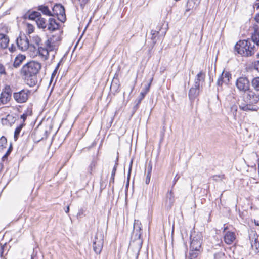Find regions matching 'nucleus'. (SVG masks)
Masks as SVG:
<instances>
[{
    "instance_id": "nucleus-45",
    "label": "nucleus",
    "mask_w": 259,
    "mask_h": 259,
    "mask_svg": "<svg viewBox=\"0 0 259 259\" xmlns=\"http://www.w3.org/2000/svg\"><path fill=\"white\" fill-rule=\"evenodd\" d=\"M60 62L59 63H58L57 66L56 67V68H55V69L54 70V71L52 73V76L55 75V74H56V72H57V70H58V68H59V67L60 66Z\"/></svg>"
},
{
    "instance_id": "nucleus-26",
    "label": "nucleus",
    "mask_w": 259,
    "mask_h": 259,
    "mask_svg": "<svg viewBox=\"0 0 259 259\" xmlns=\"http://www.w3.org/2000/svg\"><path fill=\"white\" fill-rule=\"evenodd\" d=\"M221 75L223 77L224 82L228 83L230 80V78H231V74L228 72L223 71Z\"/></svg>"
},
{
    "instance_id": "nucleus-46",
    "label": "nucleus",
    "mask_w": 259,
    "mask_h": 259,
    "mask_svg": "<svg viewBox=\"0 0 259 259\" xmlns=\"http://www.w3.org/2000/svg\"><path fill=\"white\" fill-rule=\"evenodd\" d=\"M9 153L7 152L2 157V160L5 161L7 159L8 156L9 155Z\"/></svg>"
},
{
    "instance_id": "nucleus-30",
    "label": "nucleus",
    "mask_w": 259,
    "mask_h": 259,
    "mask_svg": "<svg viewBox=\"0 0 259 259\" xmlns=\"http://www.w3.org/2000/svg\"><path fill=\"white\" fill-rule=\"evenodd\" d=\"M146 95V92H141L140 96L138 97V98L137 99L136 101V106H138V105L140 104L141 101L144 98L145 96Z\"/></svg>"
},
{
    "instance_id": "nucleus-52",
    "label": "nucleus",
    "mask_w": 259,
    "mask_h": 259,
    "mask_svg": "<svg viewBox=\"0 0 259 259\" xmlns=\"http://www.w3.org/2000/svg\"><path fill=\"white\" fill-rule=\"evenodd\" d=\"M79 1H80L81 5H84L88 2V0H79Z\"/></svg>"
},
{
    "instance_id": "nucleus-21",
    "label": "nucleus",
    "mask_w": 259,
    "mask_h": 259,
    "mask_svg": "<svg viewBox=\"0 0 259 259\" xmlns=\"http://www.w3.org/2000/svg\"><path fill=\"white\" fill-rule=\"evenodd\" d=\"M38 10L40 11L44 15L49 16H53L52 13L47 6L40 5L38 7Z\"/></svg>"
},
{
    "instance_id": "nucleus-19",
    "label": "nucleus",
    "mask_w": 259,
    "mask_h": 259,
    "mask_svg": "<svg viewBox=\"0 0 259 259\" xmlns=\"http://www.w3.org/2000/svg\"><path fill=\"white\" fill-rule=\"evenodd\" d=\"M2 123L5 125H11L14 122V117L12 115L8 114L5 118H2Z\"/></svg>"
},
{
    "instance_id": "nucleus-17",
    "label": "nucleus",
    "mask_w": 259,
    "mask_h": 259,
    "mask_svg": "<svg viewBox=\"0 0 259 259\" xmlns=\"http://www.w3.org/2000/svg\"><path fill=\"white\" fill-rule=\"evenodd\" d=\"M9 42V37L5 34L0 33V47L5 49L8 47Z\"/></svg>"
},
{
    "instance_id": "nucleus-31",
    "label": "nucleus",
    "mask_w": 259,
    "mask_h": 259,
    "mask_svg": "<svg viewBox=\"0 0 259 259\" xmlns=\"http://www.w3.org/2000/svg\"><path fill=\"white\" fill-rule=\"evenodd\" d=\"M96 166V161L95 160H93L90 163L89 167H88V171L90 174H92V171L95 169Z\"/></svg>"
},
{
    "instance_id": "nucleus-1",
    "label": "nucleus",
    "mask_w": 259,
    "mask_h": 259,
    "mask_svg": "<svg viewBox=\"0 0 259 259\" xmlns=\"http://www.w3.org/2000/svg\"><path fill=\"white\" fill-rule=\"evenodd\" d=\"M243 101L239 103V107L243 111H257L258 107L256 105L259 102V94L250 89L242 96Z\"/></svg>"
},
{
    "instance_id": "nucleus-15",
    "label": "nucleus",
    "mask_w": 259,
    "mask_h": 259,
    "mask_svg": "<svg viewBox=\"0 0 259 259\" xmlns=\"http://www.w3.org/2000/svg\"><path fill=\"white\" fill-rule=\"evenodd\" d=\"M199 92H200L199 88L193 85L190 88V89L189 91L188 96H189V99L191 101L194 100L195 99V98L199 95Z\"/></svg>"
},
{
    "instance_id": "nucleus-44",
    "label": "nucleus",
    "mask_w": 259,
    "mask_h": 259,
    "mask_svg": "<svg viewBox=\"0 0 259 259\" xmlns=\"http://www.w3.org/2000/svg\"><path fill=\"white\" fill-rule=\"evenodd\" d=\"M150 171H148L146 179V184H148L150 180Z\"/></svg>"
},
{
    "instance_id": "nucleus-13",
    "label": "nucleus",
    "mask_w": 259,
    "mask_h": 259,
    "mask_svg": "<svg viewBox=\"0 0 259 259\" xmlns=\"http://www.w3.org/2000/svg\"><path fill=\"white\" fill-rule=\"evenodd\" d=\"M59 24L57 22L56 20L52 18L49 19L47 22V29L50 32L54 31L59 29Z\"/></svg>"
},
{
    "instance_id": "nucleus-33",
    "label": "nucleus",
    "mask_w": 259,
    "mask_h": 259,
    "mask_svg": "<svg viewBox=\"0 0 259 259\" xmlns=\"http://www.w3.org/2000/svg\"><path fill=\"white\" fill-rule=\"evenodd\" d=\"M166 197H167V198L169 199V202L170 203H173V202L174 201V194H173L172 190H171L170 191H169L167 192Z\"/></svg>"
},
{
    "instance_id": "nucleus-14",
    "label": "nucleus",
    "mask_w": 259,
    "mask_h": 259,
    "mask_svg": "<svg viewBox=\"0 0 259 259\" xmlns=\"http://www.w3.org/2000/svg\"><path fill=\"white\" fill-rule=\"evenodd\" d=\"M236 239V236L234 232L228 231L224 236L225 242L227 244H231Z\"/></svg>"
},
{
    "instance_id": "nucleus-59",
    "label": "nucleus",
    "mask_w": 259,
    "mask_h": 259,
    "mask_svg": "<svg viewBox=\"0 0 259 259\" xmlns=\"http://www.w3.org/2000/svg\"><path fill=\"white\" fill-rule=\"evenodd\" d=\"M256 8L257 9H259V3L258 4H256Z\"/></svg>"
},
{
    "instance_id": "nucleus-56",
    "label": "nucleus",
    "mask_w": 259,
    "mask_h": 259,
    "mask_svg": "<svg viewBox=\"0 0 259 259\" xmlns=\"http://www.w3.org/2000/svg\"><path fill=\"white\" fill-rule=\"evenodd\" d=\"M69 206H68L66 208V209L65 210V212L67 213L69 212Z\"/></svg>"
},
{
    "instance_id": "nucleus-54",
    "label": "nucleus",
    "mask_w": 259,
    "mask_h": 259,
    "mask_svg": "<svg viewBox=\"0 0 259 259\" xmlns=\"http://www.w3.org/2000/svg\"><path fill=\"white\" fill-rule=\"evenodd\" d=\"M12 147L11 145H10V146L9 147V149L7 150V151L8 153H9V154H10V153L12 151Z\"/></svg>"
},
{
    "instance_id": "nucleus-10",
    "label": "nucleus",
    "mask_w": 259,
    "mask_h": 259,
    "mask_svg": "<svg viewBox=\"0 0 259 259\" xmlns=\"http://www.w3.org/2000/svg\"><path fill=\"white\" fill-rule=\"evenodd\" d=\"M53 16L56 15L58 19L62 22L66 20V15L64 7L61 4H56L52 8Z\"/></svg>"
},
{
    "instance_id": "nucleus-53",
    "label": "nucleus",
    "mask_w": 259,
    "mask_h": 259,
    "mask_svg": "<svg viewBox=\"0 0 259 259\" xmlns=\"http://www.w3.org/2000/svg\"><path fill=\"white\" fill-rule=\"evenodd\" d=\"M12 147L11 145H10V146L9 147V149L7 150V151L8 153H9V154H10V153L12 151Z\"/></svg>"
},
{
    "instance_id": "nucleus-8",
    "label": "nucleus",
    "mask_w": 259,
    "mask_h": 259,
    "mask_svg": "<svg viewBox=\"0 0 259 259\" xmlns=\"http://www.w3.org/2000/svg\"><path fill=\"white\" fill-rule=\"evenodd\" d=\"M30 92L27 89H23L13 93V98L18 103H25L28 99Z\"/></svg>"
},
{
    "instance_id": "nucleus-48",
    "label": "nucleus",
    "mask_w": 259,
    "mask_h": 259,
    "mask_svg": "<svg viewBox=\"0 0 259 259\" xmlns=\"http://www.w3.org/2000/svg\"><path fill=\"white\" fill-rule=\"evenodd\" d=\"M27 118V115L25 114H23L22 115H21V118L23 119V122L24 123L25 120H26Z\"/></svg>"
},
{
    "instance_id": "nucleus-7",
    "label": "nucleus",
    "mask_w": 259,
    "mask_h": 259,
    "mask_svg": "<svg viewBox=\"0 0 259 259\" xmlns=\"http://www.w3.org/2000/svg\"><path fill=\"white\" fill-rule=\"evenodd\" d=\"M235 85L239 92L244 93L251 89L250 81L245 76H241L237 78L235 82Z\"/></svg>"
},
{
    "instance_id": "nucleus-50",
    "label": "nucleus",
    "mask_w": 259,
    "mask_h": 259,
    "mask_svg": "<svg viewBox=\"0 0 259 259\" xmlns=\"http://www.w3.org/2000/svg\"><path fill=\"white\" fill-rule=\"evenodd\" d=\"M254 20H255V21L256 22L259 23V14H257L255 15V16L254 17Z\"/></svg>"
},
{
    "instance_id": "nucleus-16",
    "label": "nucleus",
    "mask_w": 259,
    "mask_h": 259,
    "mask_svg": "<svg viewBox=\"0 0 259 259\" xmlns=\"http://www.w3.org/2000/svg\"><path fill=\"white\" fill-rule=\"evenodd\" d=\"M25 59L26 56L24 55L19 54L15 58L13 66L15 68H18Z\"/></svg>"
},
{
    "instance_id": "nucleus-37",
    "label": "nucleus",
    "mask_w": 259,
    "mask_h": 259,
    "mask_svg": "<svg viewBox=\"0 0 259 259\" xmlns=\"http://www.w3.org/2000/svg\"><path fill=\"white\" fill-rule=\"evenodd\" d=\"M0 74H1V75L2 74L6 75L7 74L6 71H5V67L2 64H0Z\"/></svg>"
},
{
    "instance_id": "nucleus-23",
    "label": "nucleus",
    "mask_w": 259,
    "mask_h": 259,
    "mask_svg": "<svg viewBox=\"0 0 259 259\" xmlns=\"http://www.w3.org/2000/svg\"><path fill=\"white\" fill-rule=\"evenodd\" d=\"M251 83L253 89L257 92H259V77L253 78Z\"/></svg>"
},
{
    "instance_id": "nucleus-27",
    "label": "nucleus",
    "mask_w": 259,
    "mask_h": 259,
    "mask_svg": "<svg viewBox=\"0 0 259 259\" xmlns=\"http://www.w3.org/2000/svg\"><path fill=\"white\" fill-rule=\"evenodd\" d=\"M136 233V237L138 239H140L142 234L141 228L139 226L136 227V224L134 226V233Z\"/></svg>"
},
{
    "instance_id": "nucleus-18",
    "label": "nucleus",
    "mask_w": 259,
    "mask_h": 259,
    "mask_svg": "<svg viewBox=\"0 0 259 259\" xmlns=\"http://www.w3.org/2000/svg\"><path fill=\"white\" fill-rule=\"evenodd\" d=\"M200 1L201 0H188L186 11H189L193 8H196L200 4Z\"/></svg>"
},
{
    "instance_id": "nucleus-32",
    "label": "nucleus",
    "mask_w": 259,
    "mask_h": 259,
    "mask_svg": "<svg viewBox=\"0 0 259 259\" xmlns=\"http://www.w3.org/2000/svg\"><path fill=\"white\" fill-rule=\"evenodd\" d=\"M42 255L40 253L38 254L36 251L33 250V252L31 255V259H42Z\"/></svg>"
},
{
    "instance_id": "nucleus-4",
    "label": "nucleus",
    "mask_w": 259,
    "mask_h": 259,
    "mask_svg": "<svg viewBox=\"0 0 259 259\" xmlns=\"http://www.w3.org/2000/svg\"><path fill=\"white\" fill-rule=\"evenodd\" d=\"M192 239L190 243V250L189 253L190 259L196 258L201 252L202 236L201 234L195 233L191 236Z\"/></svg>"
},
{
    "instance_id": "nucleus-24",
    "label": "nucleus",
    "mask_w": 259,
    "mask_h": 259,
    "mask_svg": "<svg viewBox=\"0 0 259 259\" xmlns=\"http://www.w3.org/2000/svg\"><path fill=\"white\" fill-rule=\"evenodd\" d=\"M41 14L37 11H33L28 15V19L30 20H35L36 22L37 19L41 16Z\"/></svg>"
},
{
    "instance_id": "nucleus-28",
    "label": "nucleus",
    "mask_w": 259,
    "mask_h": 259,
    "mask_svg": "<svg viewBox=\"0 0 259 259\" xmlns=\"http://www.w3.org/2000/svg\"><path fill=\"white\" fill-rule=\"evenodd\" d=\"M118 158L117 157L116 159V161H115V163L114 166V167H113V168L112 169V174H111V180H110V182H112L113 183L114 182L115 175V172H116V171L117 167V165H118Z\"/></svg>"
},
{
    "instance_id": "nucleus-29",
    "label": "nucleus",
    "mask_w": 259,
    "mask_h": 259,
    "mask_svg": "<svg viewBox=\"0 0 259 259\" xmlns=\"http://www.w3.org/2000/svg\"><path fill=\"white\" fill-rule=\"evenodd\" d=\"M7 141L6 138L3 136L0 138V150H3L6 147Z\"/></svg>"
},
{
    "instance_id": "nucleus-38",
    "label": "nucleus",
    "mask_w": 259,
    "mask_h": 259,
    "mask_svg": "<svg viewBox=\"0 0 259 259\" xmlns=\"http://www.w3.org/2000/svg\"><path fill=\"white\" fill-rule=\"evenodd\" d=\"M212 178L214 181H218L222 180L224 178V175H215Z\"/></svg>"
},
{
    "instance_id": "nucleus-25",
    "label": "nucleus",
    "mask_w": 259,
    "mask_h": 259,
    "mask_svg": "<svg viewBox=\"0 0 259 259\" xmlns=\"http://www.w3.org/2000/svg\"><path fill=\"white\" fill-rule=\"evenodd\" d=\"M250 40L254 43V45L256 44L259 46V32L255 30L254 33L252 34Z\"/></svg>"
},
{
    "instance_id": "nucleus-6",
    "label": "nucleus",
    "mask_w": 259,
    "mask_h": 259,
    "mask_svg": "<svg viewBox=\"0 0 259 259\" xmlns=\"http://www.w3.org/2000/svg\"><path fill=\"white\" fill-rule=\"evenodd\" d=\"M104 235L102 232H98L93 240V248L97 254H100L104 242Z\"/></svg>"
},
{
    "instance_id": "nucleus-58",
    "label": "nucleus",
    "mask_w": 259,
    "mask_h": 259,
    "mask_svg": "<svg viewBox=\"0 0 259 259\" xmlns=\"http://www.w3.org/2000/svg\"><path fill=\"white\" fill-rule=\"evenodd\" d=\"M151 170H152V166L151 165L150 166L149 168L148 169V171H150V172H151Z\"/></svg>"
},
{
    "instance_id": "nucleus-43",
    "label": "nucleus",
    "mask_w": 259,
    "mask_h": 259,
    "mask_svg": "<svg viewBox=\"0 0 259 259\" xmlns=\"http://www.w3.org/2000/svg\"><path fill=\"white\" fill-rule=\"evenodd\" d=\"M132 164H133V159H132L130 162V166H129V169H128V176H127L128 180H129L130 178V174H131V172L132 170Z\"/></svg>"
},
{
    "instance_id": "nucleus-61",
    "label": "nucleus",
    "mask_w": 259,
    "mask_h": 259,
    "mask_svg": "<svg viewBox=\"0 0 259 259\" xmlns=\"http://www.w3.org/2000/svg\"><path fill=\"white\" fill-rule=\"evenodd\" d=\"M257 57L259 58V53L257 54Z\"/></svg>"
},
{
    "instance_id": "nucleus-42",
    "label": "nucleus",
    "mask_w": 259,
    "mask_h": 259,
    "mask_svg": "<svg viewBox=\"0 0 259 259\" xmlns=\"http://www.w3.org/2000/svg\"><path fill=\"white\" fill-rule=\"evenodd\" d=\"M253 66L254 69L259 72V60L254 62Z\"/></svg>"
},
{
    "instance_id": "nucleus-34",
    "label": "nucleus",
    "mask_w": 259,
    "mask_h": 259,
    "mask_svg": "<svg viewBox=\"0 0 259 259\" xmlns=\"http://www.w3.org/2000/svg\"><path fill=\"white\" fill-rule=\"evenodd\" d=\"M33 39L35 44L38 46V47L39 46H41V45H42V44H41V39L38 36H34L33 37Z\"/></svg>"
},
{
    "instance_id": "nucleus-36",
    "label": "nucleus",
    "mask_w": 259,
    "mask_h": 259,
    "mask_svg": "<svg viewBox=\"0 0 259 259\" xmlns=\"http://www.w3.org/2000/svg\"><path fill=\"white\" fill-rule=\"evenodd\" d=\"M251 246L252 248L254 247L256 249L259 248V242L257 239H255L254 242H251Z\"/></svg>"
},
{
    "instance_id": "nucleus-35",
    "label": "nucleus",
    "mask_w": 259,
    "mask_h": 259,
    "mask_svg": "<svg viewBox=\"0 0 259 259\" xmlns=\"http://www.w3.org/2000/svg\"><path fill=\"white\" fill-rule=\"evenodd\" d=\"M238 107L236 105H233L231 107V112L234 116H236Z\"/></svg>"
},
{
    "instance_id": "nucleus-3",
    "label": "nucleus",
    "mask_w": 259,
    "mask_h": 259,
    "mask_svg": "<svg viewBox=\"0 0 259 259\" xmlns=\"http://www.w3.org/2000/svg\"><path fill=\"white\" fill-rule=\"evenodd\" d=\"M256 50L254 43L250 39L240 40L235 46V51L244 57L253 55Z\"/></svg>"
},
{
    "instance_id": "nucleus-39",
    "label": "nucleus",
    "mask_w": 259,
    "mask_h": 259,
    "mask_svg": "<svg viewBox=\"0 0 259 259\" xmlns=\"http://www.w3.org/2000/svg\"><path fill=\"white\" fill-rule=\"evenodd\" d=\"M160 30V29H159L158 31L157 30H152L151 32L152 34V39H153L154 37H155L158 34H159V31Z\"/></svg>"
},
{
    "instance_id": "nucleus-41",
    "label": "nucleus",
    "mask_w": 259,
    "mask_h": 259,
    "mask_svg": "<svg viewBox=\"0 0 259 259\" xmlns=\"http://www.w3.org/2000/svg\"><path fill=\"white\" fill-rule=\"evenodd\" d=\"M180 177L178 175V174H177L175 177L174 178L173 180V184L172 186V188L174 187L175 185L176 184L177 182L178 181Z\"/></svg>"
},
{
    "instance_id": "nucleus-12",
    "label": "nucleus",
    "mask_w": 259,
    "mask_h": 259,
    "mask_svg": "<svg viewBox=\"0 0 259 259\" xmlns=\"http://www.w3.org/2000/svg\"><path fill=\"white\" fill-rule=\"evenodd\" d=\"M205 73L202 71H200L195 78L193 86L200 89V87L202 86V84L205 81Z\"/></svg>"
},
{
    "instance_id": "nucleus-20",
    "label": "nucleus",
    "mask_w": 259,
    "mask_h": 259,
    "mask_svg": "<svg viewBox=\"0 0 259 259\" xmlns=\"http://www.w3.org/2000/svg\"><path fill=\"white\" fill-rule=\"evenodd\" d=\"M36 23L39 28L45 29L47 28V22L45 18H42L41 16L37 19Z\"/></svg>"
},
{
    "instance_id": "nucleus-5",
    "label": "nucleus",
    "mask_w": 259,
    "mask_h": 259,
    "mask_svg": "<svg viewBox=\"0 0 259 259\" xmlns=\"http://www.w3.org/2000/svg\"><path fill=\"white\" fill-rule=\"evenodd\" d=\"M57 49V46L55 44L53 38L48 39L44 44V47H38L37 53L43 60H47L49 58V52Z\"/></svg>"
},
{
    "instance_id": "nucleus-2",
    "label": "nucleus",
    "mask_w": 259,
    "mask_h": 259,
    "mask_svg": "<svg viewBox=\"0 0 259 259\" xmlns=\"http://www.w3.org/2000/svg\"><path fill=\"white\" fill-rule=\"evenodd\" d=\"M41 68V65L35 61H30L25 64L21 70V73L25 76L27 84L30 87L35 85L37 82L36 74Z\"/></svg>"
},
{
    "instance_id": "nucleus-49",
    "label": "nucleus",
    "mask_w": 259,
    "mask_h": 259,
    "mask_svg": "<svg viewBox=\"0 0 259 259\" xmlns=\"http://www.w3.org/2000/svg\"><path fill=\"white\" fill-rule=\"evenodd\" d=\"M150 86V83L148 84V86L145 88V89L144 91H142V92H146V94L149 91Z\"/></svg>"
},
{
    "instance_id": "nucleus-55",
    "label": "nucleus",
    "mask_w": 259,
    "mask_h": 259,
    "mask_svg": "<svg viewBox=\"0 0 259 259\" xmlns=\"http://www.w3.org/2000/svg\"><path fill=\"white\" fill-rule=\"evenodd\" d=\"M3 247H1V253H0V255H1V257H3Z\"/></svg>"
},
{
    "instance_id": "nucleus-60",
    "label": "nucleus",
    "mask_w": 259,
    "mask_h": 259,
    "mask_svg": "<svg viewBox=\"0 0 259 259\" xmlns=\"http://www.w3.org/2000/svg\"><path fill=\"white\" fill-rule=\"evenodd\" d=\"M134 87H133L132 88V89H131V92L133 91V89H134Z\"/></svg>"
},
{
    "instance_id": "nucleus-57",
    "label": "nucleus",
    "mask_w": 259,
    "mask_h": 259,
    "mask_svg": "<svg viewBox=\"0 0 259 259\" xmlns=\"http://www.w3.org/2000/svg\"><path fill=\"white\" fill-rule=\"evenodd\" d=\"M228 229L227 226H224L223 228V232H225Z\"/></svg>"
},
{
    "instance_id": "nucleus-47",
    "label": "nucleus",
    "mask_w": 259,
    "mask_h": 259,
    "mask_svg": "<svg viewBox=\"0 0 259 259\" xmlns=\"http://www.w3.org/2000/svg\"><path fill=\"white\" fill-rule=\"evenodd\" d=\"M33 31V26L29 25H28V32L29 33H31Z\"/></svg>"
},
{
    "instance_id": "nucleus-9",
    "label": "nucleus",
    "mask_w": 259,
    "mask_h": 259,
    "mask_svg": "<svg viewBox=\"0 0 259 259\" xmlns=\"http://www.w3.org/2000/svg\"><path fill=\"white\" fill-rule=\"evenodd\" d=\"M12 91L10 85H6L0 94V106L9 103L11 99Z\"/></svg>"
},
{
    "instance_id": "nucleus-51",
    "label": "nucleus",
    "mask_w": 259,
    "mask_h": 259,
    "mask_svg": "<svg viewBox=\"0 0 259 259\" xmlns=\"http://www.w3.org/2000/svg\"><path fill=\"white\" fill-rule=\"evenodd\" d=\"M9 50L10 52H13L15 50V48L13 46V45H12V46L9 48Z\"/></svg>"
},
{
    "instance_id": "nucleus-11",
    "label": "nucleus",
    "mask_w": 259,
    "mask_h": 259,
    "mask_svg": "<svg viewBox=\"0 0 259 259\" xmlns=\"http://www.w3.org/2000/svg\"><path fill=\"white\" fill-rule=\"evenodd\" d=\"M17 45L18 48L22 51H26L30 45L27 36L24 34H20L16 39Z\"/></svg>"
},
{
    "instance_id": "nucleus-40",
    "label": "nucleus",
    "mask_w": 259,
    "mask_h": 259,
    "mask_svg": "<svg viewBox=\"0 0 259 259\" xmlns=\"http://www.w3.org/2000/svg\"><path fill=\"white\" fill-rule=\"evenodd\" d=\"M223 82H224L223 78V77L222 76V75H221L218 79L217 83L218 85L221 86L222 85Z\"/></svg>"
},
{
    "instance_id": "nucleus-22",
    "label": "nucleus",
    "mask_w": 259,
    "mask_h": 259,
    "mask_svg": "<svg viewBox=\"0 0 259 259\" xmlns=\"http://www.w3.org/2000/svg\"><path fill=\"white\" fill-rule=\"evenodd\" d=\"M24 125H25V123H21L15 129V132H14V139L15 141L17 140L18 137L19 136V134L20 133V132Z\"/></svg>"
}]
</instances>
